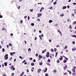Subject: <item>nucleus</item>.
<instances>
[{
    "mask_svg": "<svg viewBox=\"0 0 76 76\" xmlns=\"http://www.w3.org/2000/svg\"><path fill=\"white\" fill-rule=\"evenodd\" d=\"M67 67V65H66L65 66L64 68V69L65 70V69H66V68Z\"/></svg>",
    "mask_w": 76,
    "mask_h": 76,
    "instance_id": "nucleus-14",
    "label": "nucleus"
},
{
    "mask_svg": "<svg viewBox=\"0 0 76 76\" xmlns=\"http://www.w3.org/2000/svg\"><path fill=\"white\" fill-rule=\"evenodd\" d=\"M46 57H50V53L49 52H48L46 53Z\"/></svg>",
    "mask_w": 76,
    "mask_h": 76,
    "instance_id": "nucleus-2",
    "label": "nucleus"
},
{
    "mask_svg": "<svg viewBox=\"0 0 76 76\" xmlns=\"http://www.w3.org/2000/svg\"><path fill=\"white\" fill-rule=\"evenodd\" d=\"M19 58H20V59H22V57L21 56H20L19 57Z\"/></svg>",
    "mask_w": 76,
    "mask_h": 76,
    "instance_id": "nucleus-58",
    "label": "nucleus"
},
{
    "mask_svg": "<svg viewBox=\"0 0 76 76\" xmlns=\"http://www.w3.org/2000/svg\"><path fill=\"white\" fill-rule=\"evenodd\" d=\"M9 45H10V46H12V45L10 43L9 44Z\"/></svg>",
    "mask_w": 76,
    "mask_h": 76,
    "instance_id": "nucleus-56",
    "label": "nucleus"
},
{
    "mask_svg": "<svg viewBox=\"0 0 76 76\" xmlns=\"http://www.w3.org/2000/svg\"><path fill=\"white\" fill-rule=\"evenodd\" d=\"M39 64L40 66H41V65H42V62H41L39 63Z\"/></svg>",
    "mask_w": 76,
    "mask_h": 76,
    "instance_id": "nucleus-24",
    "label": "nucleus"
},
{
    "mask_svg": "<svg viewBox=\"0 0 76 76\" xmlns=\"http://www.w3.org/2000/svg\"><path fill=\"white\" fill-rule=\"evenodd\" d=\"M24 72H23L20 74V76H22V75H23V74H24Z\"/></svg>",
    "mask_w": 76,
    "mask_h": 76,
    "instance_id": "nucleus-12",
    "label": "nucleus"
},
{
    "mask_svg": "<svg viewBox=\"0 0 76 76\" xmlns=\"http://www.w3.org/2000/svg\"><path fill=\"white\" fill-rule=\"evenodd\" d=\"M2 31H4V30H5V28H2Z\"/></svg>",
    "mask_w": 76,
    "mask_h": 76,
    "instance_id": "nucleus-54",
    "label": "nucleus"
},
{
    "mask_svg": "<svg viewBox=\"0 0 76 76\" xmlns=\"http://www.w3.org/2000/svg\"><path fill=\"white\" fill-rule=\"evenodd\" d=\"M14 67V66L13 65H12L11 67V69H12V68H13Z\"/></svg>",
    "mask_w": 76,
    "mask_h": 76,
    "instance_id": "nucleus-29",
    "label": "nucleus"
},
{
    "mask_svg": "<svg viewBox=\"0 0 76 76\" xmlns=\"http://www.w3.org/2000/svg\"><path fill=\"white\" fill-rule=\"evenodd\" d=\"M37 37H35L34 40H37Z\"/></svg>",
    "mask_w": 76,
    "mask_h": 76,
    "instance_id": "nucleus-53",
    "label": "nucleus"
},
{
    "mask_svg": "<svg viewBox=\"0 0 76 76\" xmlns=\"http://www.w3.org/2000/svg\"><path fill=\"white\" fill-rule=\"evenodd\" d=\"M54 50L55 52H56V51H57V49H56V48H55L54 49Z\"/></svg>",
    "mask_w": 76,
    "mask_h": 76,
    "instance_id": "nucleus-33",
    "label": "nucleus"
},
{
    "mask_svg": "<svg viewBox=\"0 0 76 76\" xmlns=\"http://www.w3.org/2000/svg\"><path fill=\"white\" fill-rule=\"evenodd\" d=\"M39 38H40V39H41V40H42V37H41V35H39Z\"/></svg>",
    "mask_w": 76,
    "mask_h": 76,
    "instance_id": "nucleus-34",
    "label": "nucleus"
},
{
    "mask_svg": "<svg viewBox=\"0 0 76 76\" xmlns=\"http://www.w3.org/2000/svg\"><path fill=\"white\" fill-rule=\"evenodd\" d=\"M57 54H58V52H57L56 53L55 57H57Z\"/></svg>",
    "mask_w": 76,
    "mask_h": 76,
    "instance_id": "nucleus-21",
    "label": "nucleus"
},
{
    "mask_svg": "<svg viewBox=\"0 0 76 76\" xmlns=\"http://www.w3.org/2000/svg\"><path fill=\"white\" fill-rule=\"evenodd\" d=\"M15 70V68L13 67L12 69V70Z\"/></svg>",
    "mask_w": 76,
    "mask_h": 76,
    "instance_id": "nucleus-61",
    "label": "nucleus"
},
{
    "mask_svg": "<svg viewBox=\"0 0 76 76\" xmlns=\"http://www.w3.org/2000/svg\"><path fill=\"white\" fill-rule=\"evenodd\" d=\"M69 28H70V29H72V26H71V25L69 26Z\"/></svg>",
    "mask_w": 76,
    "mask_h": 76,
    "instance_id": "nucleus-38",
    "label": "nucleus"
},
{
    "mask_svg": "<svg viewBox=\"0 0 76 76\" xmlns=\"http://www.w3.org/2000/svg\"><path fill=\"white\" fill-rule=\"evenodd\" d=\"M53 22V20H49V23H51V22Z\"/></svg>",
    "mask_w": 76,
    "mask_h": 76,
    "instance_id": "nucleus-32",
    "label": "nucleus"
},
{
    "mask_svg": "<svg viewBox=\"0 0 76 76\" xmlns=\"http://www.w3.org/2000/svg\"><path fill=\"white\" fill-rule=\"evenodd\" d=\"M2 52H4V51H5L4 48H3L2 49Z\"/></svg>",
    "mask_w": 76,
    "mask_h": 76,
    "instance_id": "nucleus-36",
    "label": "nucleus"
},
{
    "mask_svg": "<svg viewBox=\"0 0 76 76\" xmlns=\"http://www.w3.org/2000/svg\"><path fill=\"white\" fill-rule=\"evenodd\" d=\"M30 12H33V9H31V10H30Z\"/></svg>",
    "mask_w": 76,
    "mask_h": 76,
    "instance_id": "nucleus-42",
    "label": "nucleus"
},
{
    "mask_svg": "<svg viewBox=\"0 0 76 76\" xmlns=\"http://www.w3.org/2000/svg\"><path fill=\"white\" fill-rule=\"evenodd\" d=\"M51 61V60H50V59H48V63H50V62Z\"/></svg>",
    "mask_w": 76,
    "mask_h": 76,
    "instance_id": "nucleus-22",
    "label": "nucleus"
},
{
    "mask_svg": "<svg viewBox=\"0 0 76 76\" xmlns=\"http://www.w3.org/2000/svg\"><path fill=\"white\" fill-rule=\"evenodd\" d=\"M4 58L5 60H7L8 59V54H6L4 56Z\"/></svg>",
    "mask_w": 76,
    "mask_h": 76,
    "instance_id": "nucleus-1",
    "label": "nucleus"
},
{
    "mask_svg": "<svg viewBox=\"0 0 76 76\" xmlns=\"http://www.w3.org/2000/svg\"><path fill=\"white\" fill-rule=\"evenodd\" d=\"M41 71V69H39L38 70L37 73H40V72Z\"/></svg>",
    "mask_w": 76,
    "mask_h": 76,
    "instance_id": "nucleus-5",
    "label": "nucleus"
},
{
    "mask_svg": "<svg viewBox=\"0 0 76 76\" xmlns=\"http://www.w3.org/2000/svg\"><path fill=\"white\" fill-rule=\"evenodd\" d=\"M27 18V16L26 15V16L24 17V19H25L26 18Z\"/></svg>",
    "mask_w": 76,
    "mask_h": 76,
    "instance_id": "nucleus-63",
    "label": "nucleus"
},
{
    "mask_svg": "<svg viewBox=\"0 0 76 76\" xmlns=\"http://www.w3.org/2000/svg\"><path fill=\"white\" fill-rule=\"evenodd\" d=\"M20 23H21V24H22V23L23 22V21H22V20H20Z\"/></svg>",
    "mask_w": 76,
    "mask_h": 76,
    "instance_id": "nucleus-49",
    "label": "nucleus"
},
{
    "mask_svg": "<svg viewBox=\"0 0 76 76\" xmlns=\"http://www.w3.org/2000/svg\"><path fill=\"white\" fill-rule=\"evenodd\" d=\"M73 4H74V5H76V3H72Z\"/></svg>",
    "mask_w": 76,
    "mask_h": 76,
    "instance_id": "nucleus-62",
    "label": "nucleus"
},
{
    "mask_svg": "<svg viewBox=\"0 0 76 76\" xmlns=\"http://www.w3.org/2000/svg\"><path fill=\"white\" fill-rule=\"evenodd\" d=\"M57 2L56 1H55V2H53V4H54V5H56V4H57Z\"/></svg>",
    "mask_w": 76,
    "mask_h": 76,
    "instance_id": "nucleus-19",
    "label": "nucleus"
},
{
    "mask_svg": "<svg viewBox=\"0 0 76 76\" xmlns=\"http://www.w3.org/2000/svg\"><path fill=\"white\" fill-rule=\"evenodd\" d=\"M63 16H64V14H62L60 15V16H61V17H63Z\"/></svg>",
    "mask_w": 76,
    "mask_h": 76,
    "instance_id": "nucleus-30",
    "label": "nucleus"
},
{
    "mask_svg": "<svg viewBox=\"0 0 76 76\" xmlns=\"http://www.w3.org/2000/svg\"><path fill=\"white\" fill-rule=\"evenodd\" d=\"M57 62L58 63H60V61H59V60H57Z\"/></svg>",
    "mask_w": 76,
    "mask_h": 76,
    "instance_id": "nucleus-35",
    "label": "nucleus"
},
{
    "mask_svg": "<svg viewBox=\"0 0 76 76\" xmlns=\"http://www.w3.org/2000/svg\"><path fill=\"white\" fill-rule=\"evenodd\" d=\"M3 18V16L0 15V18Z\"/></svg>",
    "mask_w": 76,
    "mask_h": 76,
    "instance_id": "nucleus-55",
    "label": "nucleus"
},
{
    "mask_svg": "<svg viewBox=\"0 0 76 76\" xmlns=\"http://www.w3.org/2000/svg\"><path fill=\"white\" fill-rule=\"evenodd\" d=\"M15 76V74H14V73H12L11 74V76Z\"/></svg>",
    "mask_w": 76,
    "mask_h": 76,
    "instance_id": "nucleus-23",
    "label": "nucleus"
},
{
    "mask_svg": "<svg viewBox=\"0 0 76 76\" xmlns=\"http://www.w3.org/2000/svg\"><path fill=\"white\" fill-rule=\"evenodd\" d=\"M31 26H34V23H31Z\"/></svg>",
    "mask_w": 76,
    "mask_h": 76,
    "instance_id": "nucleus-28",
    "label": "nucleus"
},
{
    "mask_svg": "<svg viewBox=\"0 0 76 76\" xmlns=\"http://www.w3.org/2000/svg\"><path fill=\"white\" fill-rule=\"evenodd\" d=\"M12 57H11L10 58V61H11V60H12Z\"/></svg>",
    "mask_w": 76,
    "mask_h": 76,
    "instance_id": "nucleus-57",
    "label": "nucleus"
},
{
    "mask_svg": "<svg viewBox=\"0 0 76 76\" xmlns=\"http://www.w3.org/2000/svg\"><path fill=\"white\" fill-rule=\"evenodd\" d=\"M20 6H19L18 7V9H20Z\"/></svg>",
    "mask_w": 76,
    "mask_h": 76,
    "instance_id": "nucleus-45",
    "label": "nucleus"
},
{
    "mask_svg": "<svg viewBox=\"0 0 76 76\" xmlns=\"http://www.w3.org/2000/svg\"><path fill=\"white\" fill-rule=\"evenodd\" d=\"M41 37H44V35L43 34H41Z\"/></svg>",
    "mask_w": 76,
    "mask_h": 76,
    "instance_id": "nucleus-50",
    "label": "nucleus"
},
{
    "mask_svg": "<svg viewBox=\"0 0 76 76\" xmlns=\"http://www.w3.org/2000/svg\"><path fill=\"white\" fill-rule=\"evenodd\" d=\"M72 75L73 76H76V73H75L73 72L72 73Z\"/></svg>",
    "mask_w": 76,
    "mask_h": 76,
    "instance_id": "nucleus-18",
    "label": "nucleus"
},
{
    "mask_svg": "<svg viewBox=\"0 0 76 76\" xmlns=\"http://www.w3.org/2000/svg\"><path fill=\"white\" fill-rule=\"evenodd\" d=\"M66 8H67V7H66V6H64L63 7L62 9H66Z\"/></svg>",
    "mask_w": 76,
    "mask_h": 76,
    "instance_id": "nucleus-8",
    "label": "nucleus"
},
{
    "mask_svg": "<svg viewBox=\"0 0 76 76\" xmlns=\"http://www.w3.org/2000/svg\"><path fill=\"white\" fill-rule=\"evenodd\" d=\"M3 76H6V74H4L2 75Z\"/></svg>",
    "mask_w": 76,
    "mask_h": 76,
    "instance_id": "nucleus-41",
    "label": "nucleus"
},
{
    "mask_svg": "<svg viewBox=\"0 0 76 76\" xmlns=\"http://www.w3.org/2000/svg\"><path fill=\"white\" fill-rule=\"evenodd\" d=\"M56 47H60V45H57L56 46Z\"/></svg>",
    "mask_w": 76,
    "mask_h": 76,
    "instance_id": "nucleus-52",
    "label": "nucleus"
},
{
    "mask_svg": "<svg viewBox=\"0 0 76 76\" xmlns=\"http://www.w3.org/2000/svg\"><path fill=\"white\" fill-rule=\"evenodd\" d=\"M31 48H29L28 49V51H31Z\"/></svg>",
    "mask_w": 76,
    "mask_h": 76,
    "instance_id": "nucleus-27",
    "label": "nucleus"
},
{
    "mask_svg": "<svg viewBox=\"0 0 76 76\" xmlns=\"http://www.w3.org/2000/svg\"><path fill=\"white\" fill-rule=\"evenodd\" d=\"M67 46L66 45L65 47L64 48V49L66 50V49H67Z\"/></svg>",
    "mask_w": 76,
    "mask_h": 76,
    "instance_id": "nucleus-16",
    "label": "nucleus"
},
{
    "mask_svg": "<svg viewBox=\"0 0 76 76\" xmlns=\"http://www.w3.org/2000/svg\"><path fill=\"white\" fill-rule=\"evenodd\" d=\"M49 41L50 42H51V39H49Z\"/></svg>",
    "mask_w": 76,
    "mask_h": 76,
    "instance_id": "nucleus-48",
    "label": "nucleus"
},
{
    "mask_svg": "<svg viewBox=\"0 0 76 76\" xmlns=\"http://www.w3.org/2000/svg\"><path fill=\"white\" fill-rule=\"evenodd\" d=\"M75 44V41L72 42V44Z\"/></svg>",
    "mask_w": 76,
    "mask_h": 76,
    "instance_id": "nucleus-44",
    "label": "nucleus"
},
{
    "mask_svg": "<svg viewBox=\"0 0 76 76\" xmlns=\"http://www.w3.org/2000/svg\"><path fill=\"white\" fill-rule=\"evenodd\" d=\"M37 15H38L37 18H39L40 16H42V14H41V13H39L37 14Z\"/></svg>",
    "mask_w": 76,
    "mask_h": 76,
    "instance_id": "nucleus-3",
    "label": "nucleus"
},
{
    "mask_svg": "<svg viewBox=\"0 0 76 76\" xmlns=\"http://www.w3.org/2000/svg\"><path fill=\"white\" fill-rule=\"evenodd\" d=\"M72 37H74V38H76V35H74L72 36Z\"/></svg>",
    "mask_w": 76,
    "mask_h": 76,
    "instance_id": "nucleus-17",
    "label": "nucleus"
},
{
    "mask_svg": "<svg viewBox=\"0 0 76 76\" xmlns=\"http://www.w3.org/2000/svg\"><path fill=\"white\" fill-rule=\"evenodd\" d=\"M28 20H29V19H30V17L29 16H28Z\"/></svg>",
    "mask_w": 76,
    "mask_h": 76,
    "instance_id": "nucleus-43",
    "label": "nucleus"
},
{
    "mask_svg": "<svg viewBox=\"0 0 76 76\" xmlns=\"http://www.w3.org/2000/svg\"><path fill=\"white\" fill-rule=\"evenodd\" d=\"M39 57L40 59L42 58V56L41 55H39Z\"/></svg>",
    "mask_w": 76,
    "mask_h": 76,
    "instance_id": "nucleus-6",
    "label": "nucleus"
},
{
    "mask_svg": "<svg viewBox=\"0 0 76 76\" xmlns=\"http://www.w3.org/2000/svg\"><path fill=\"white\" fill-rule=\"evenodd\" d=\"M53 72H54V73H56V70H54L53 71Z\"/></svg>",
    "mask_w": 76,
    "mask_h": 76,
    "instance_id": "nucleus-31",
    "label": "nucleus"
},
{
    "mask_svg": "<svg viewBox=\"0 0 76 76\" xmlns=\"http://www.w3.org/2000/svg\"><path fill=\"white\" fill-rule=\"evenodd\" d=\"M58 32H59V33L60 35H61V36H62V33H61V31H60L58 30Z\"/></svg>",
    "mask_w": 76,
    "mask_h": 76,
    "instance_id": "nucleus-4",
    "label": "nucleus"
},
{
    "mask_svg": "<svg viewBox=\"0 0 76 76\" xmlns=\"http://www.w3.org/2000/svg\"><path fill=\"white\" fill-rule=\"evenodd\" d=\"M59 59L60 60H63V56H61V58H59Z\"/></svg>",
    "mask_w": 76,
    "mask_h": 76,
    "instance_id": "nucleus-10",
    "label": "nucleus"
},
{
    "mask_svg": "<svg viewBox=\"0 0 76 76\" xmlns=\"http://www.w3.org/2000/svg\"><path fill=\"white\" fill-rule=\"evenodd\" d=\"M38 53H36V57H38Z\"/></svg>",
    "mask_w": 76,
    "mask_h": 76,
    "instance_id": "nucleus-59",
    "label": "nucleus"
},
{
    "mask_svg": "<svg viewBox=\"0 0 76 76\" xmlns=\"http://www.w3.org/2000/svg\"><path fill=\"white\" fill-rule=\"evenodd\" d=\"M58 26V25H57V24H56V25L54 26H56V27H57V26Z\"/></svg>",
    "mask_w": 76,
    "mask_h": 76,
    "instance_id": "nucleus-46",
    "label": "nucleus"
},
{
    "mask_svg": "<svg viewBox=\"0 0 76 76\" xmlns=\"http://www.w3.org/2000/svg\"><path fill=\"white\" fill-rule=\"evenodd\" d=\"M37 20H38V21H40V20H40V19H37Z\"/></svg>",
    "mask_w": 76,
    "mask_h": 76,
    "instance_id": "nucleus-64",
    "label": "nucleus"
},
{
    "mask_svg": "<svg viewBox=\"0 0 76 76\" xmlns=\"http://www.w3.org/2000/svg\"><path fill=\"white\" fill-rule=\"evenodd\" d=\"M10 55H11V56H13V53H10Z\"/></svg>",
    "mask_w": 76,
    "mask_h": 76,
    "instance_id": "nucleus-26",
    "label": "nucleus"
},
{
    "mask_svg": "<svg viewBox=\"0 0 76 76\" xmlns=\"http://www.w3.org/2000/svg\"><path fill=\"white\" fill-rule=\"evenodd\" d=\"M46 64L47 65H48V66H51V64H50V63H47Z\"/></svg>",
    "mask_w": 76,
    "mask_h": 76,
    "instance_id": "nucleus-20",
    "label": "nucleus"
},
{
    "mask_svg": "<svg viewBox=\"0 0 76 76\" xmlns=\"http://www.w3.org/2000/svg\"><path fill=\"white\" fill-rule=\"evenodd\" d=\"M73 24H76V21H74L73 23Z\"/></svg>",
    "mask_w": 76,
    "mask_h": 76,
    "instance_id": "nucleus-40",
    "label": "nucleus"
},
{
    "mask_svg": "<svg viewBox=\"0 0 76 76\" xmlns=\"http://www.w3.org/2000/svg\"><path fill=\"white\" fill-rule=\"evenodd\" d=\"M67 7L68 9H69V8H70V6H69V5H68L67 6Z\"/></svg>",
    "mask_w": 76,
    "mask_h": 76,
    "instance_id": "nucleus-51",
    "label": "nucleus"
},
{
    "mask_svg": "<svg viewBox=\"0 0 76 76\" xmlns=\"http://www.w3.org/2000/svg\"><path fill=\"white\" fill-rule=\"evenodd\" d=\"M26 61L25 60H24L22 62V63H23L24 62H25Z\"/></svg>",
    "mask_w": 76,
    "mask_h": 76,
    "instance_id": "nucleus-60",
    "label": "nucleus"
},
{
    "mask_svg": "<svg viewBox=\"0 0 76 76\" xmlns=\"http://www.w3.org/2000/svg\"><path fill=\"white\" fill-rule=\"evenodd\" d=\"M76 50V48H75L74 49H72V51H74Z\"/></svg>",
    "mask_w": 76,
    "mask_h": 76,
    "instance_id": "nucleus-37",
    "label": "nucleus"
},
{
    "mask_svg": "<svg viewBox=\"0 0 76 76\" xmlns=\"http://www.w3.org/2000/svg\"><path fill=\"white\" fill-rule=\"evenodd\" d=\"M72 71L73 73H75V72H76V70L74 68H73L72 69Z\"/></svg>",
    "mask_w": 76,
    "mask_h": 76,
    "instance_id": "nucleus-7",
    "label": "nucleus"
},
{
    "mask_svg": "<svg viewBox=\"0 0 76 76\" xmlns=\"http://www.w3.org/2000/svg\"><path fill=\"white\" fill-rule=\"evenodd\" d=\"M42 9H44V7H42L41 8V9L40 10V12H41V11L42 10Z\"/></svg>",
    "mask_w": 76,
    "mask_h": 76,
    "instance_id": "nucleus-15",
    "label": "nucleus"
},
{
    "mask_svg": "<svg viewBox=\"0 0 76 76\" xmlns=\"http://www.w3.org/2000/svg\"><path fill=\"white\" fill-rule=\"evenodd\" d=\"M63 61H64V63H66V62H67V61L66 60H64Z\"/></svg>",
    "mask_w": 76,
    "mask_h": 76,
    "instance_id": "nucleus-25",
    "label": "nucleus"
},
{
    "mask_svg": "<svg viewBox=\"0 0 76 76\" xmlns=\"http://www.w3.org/2000/svg\"><path fill=\"white\" fill-rule=\"evenodd\" d=\"M45 76H48V73H46L45 74Z\"/></svg>",
    "mask_w": 76,
    "mask_h": 76,
    "instance_id": "nucleus-39",
    "label": "nucleus"
},
{
    "mask_svg": "<svg viewBox=\"0 0 76 76\" xmlns=\"http://www.w3.org/2000/svg\"><path fill=\"white\" fill-rule=\"evenodd\" d=\"M4 65L5 66H7V63L5 62V63H4Z\"/></svg>",
    "mask_w": 76,
    "mask_h": 76,
    "instance_id": "nucleus-9",
    "label": "nucleus"
},
{
    "mask_svg": "<svg viewBox=\"0 0 76 76\" xmlns=\"http://www.w3.org/2000/svg\"><path fill=\"white\" fill-rule=\"evenodd\" d=\"M31 66H34V65H35V64H34V63H31Z\"/></svg>",
    "mask_w": 76,
    "mask_h": 76,
    "instance_id": "nucleus-13",
    "label": "nucleus"
},
{
    "mask_svg": "<svg viewBox=\"0 0 76 76\" xmlns=\"http://www.w3.org/2000/svg\"><path fill=\"white\" fill-rule=\"evenodd\" d=\"M47 71V68H46L45 70L44 71V73L46 72Z\"/></svg>",
    "mask_w": 76,
    "mask_h": 76,
    "instance_id": "nucleus-11",
    "label": "nucleus"
},
{
    "mask_svg": "<svg viewBox=\"0 0 76 76\" xmlns=\"http://www.w3.org/2000/svg\"><path fill=\"white\" fill-rule=\"evenodd\" d=\"M50 9H51V10H52V9H53V7H50Z\"/></svg>",
    "mask_w": 76,
    "mask_h": 76,
    "instance_id": "nucleus-47",
    "label": "nucleus"
}]
</instances>
